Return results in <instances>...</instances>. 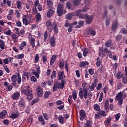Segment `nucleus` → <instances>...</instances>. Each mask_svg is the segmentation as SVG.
Masks as SVG:
<instances>
[{
	"label": "nucleus",
	"instance_id": "nucleus-34",
	"mask_svg": "<svg viewBox=\"0 0 127 127\" xmlns=\"http://www.w3.org/2000/svg\"><path fill=\"white\" fill-rule=\"evenodd\" d=\"M90 8V6L88 5L87 4H86V5L84 6V7L82 8L81 10H82V12H86V11L89 10V9Z\"/></svg>",
	"mask_w": 127,
	"mask_h": 127
},
{
	"label": "nucleus",
	"instance_id": "nucleus-38",
	"mask_svg": "<svg viewBox=\"0 0 127 127\" xmlns=\"http://www.w3.org/2000/svg\"><path fill=\"white\" fill-rule=\"evenodd\" d=\"M72 97L73 100H77V91L74 90L72 91Z\"/></svg>",
	"mask_w": 127,
	"mask_h": 127
},
{
	"label": "nucleus",
	"instance_id": "nucleus-20",
	"mask_svg": "<svg viewBox=\"0 0 127 127\" xmlns=\"http://www.w3.org/2000/svg\"><path fill=\"white\" fill-rule=\"evenodd\" d=\"M57 59V57L55 55H53L50 60V64L51 66H52L53 64H54V62L56 61V60Z\"/></svg>",
	"mask_w": 127,
	"mask_h": 127
},
{
	"label": "nucleus",
	"instance_id": "nucleus-39",
	"mask_svg": "<svg viewBox=\"0 0 127 127\" xmlns=\"http://www.w3.org/2000/svg\"><path fill=\"white\" fill-rule=\"evenodd\" d=\"M93 108L95 111H97L98 112L101 110V107H100V106L97 104L94 105Z\"/></svg>",
	"mask_w": 127,
	"mask_h": 127
},
{
	"label": "nucleus",
	"instance_id": "nucleus-60",
	"mask_svg": "<svg viewBox=\"0 0 127 127\" xmlns=\"http://www.w3.org/2000/svg\"><path fill=\"white\" fill-rule=\"evenodd\" d=\"M4 33L6 35H8L9 36H10V35H11V30H8L7 31L4 32Z\"/></svg>",
	"mask_w": 127,
	"mask_h": 127
},
{
	"label": "nucleus",
	"instance_id": "nucleus-22",
	"mask_svg": "<svg viewBox=\"0 0 127 127\" xmlns=\"http://www.w3.org/2000/svg\"><path fill=\"white\" fill-rule=\"evenodd\" d=\"M7 112L6 110H3L0 113V119H4L5 118Z\"/></svg>",
	"mask_w": 127,
	"mask_h": 127
},
{
	"label": "nucleus",
	"instance_id": "nucleus-17",
	"mask_svg": "<svg viewBox=\"0 0 127 127\" xmlns=\"http://www.w3.org/2000/svg\"><path fill=\"white\" fill-rule=\"evenodd\" d=\"M55 13V10L51 8L47 12V16L48 17H51V16H52V15H53Z\"/></svg>",
	"mask_w": 127,
	"mask_h": 127
},
{
	"label": "nucleus",
	"instance_id": "nucleus-48",
	"mask_svg": "<svg viewBox=\"0 0 127 127\" xmlns=\"http://www.w3.org/2000/svg\"><path fill=\"white\" fill-rule=\"evenodd\" d=\"M81 12H83V11L80 9L75 11L76 16L79 17V16L81 15Z\"/></svg>",
	"mask_w": 127,
	"mask_h": 127
},
{
	"label": "nucleus",
	"instance_id": "nucleus-1",
	"mask_svg": "<svg viewBox=\"0 0 127 127\" xmlns=\"http://www.w3.org/2000/svg\"><path fill=\"white\" fill-rule=\"evenodd\" d=\"M87 86L86 82H83L82 83V87H83V91H79V97L80 100H83V99H87L88 98V96L89 98H91L93 94L92 93H88V89L86 88V86Z\"/></svg>",
	"mask_w": 127,
	"mask_h": 127
},
{
	"label": "nucleus",
	"instance_id": "nucleus-41",
	"mask_svg": "<svg viewBox=\"0 0 127 127\" xmlns=\"http://www.w3.org/2000/svg\"><path fill=\"white\" fill-rule=\"evenodd\" d=\"M22 76L23 77H26L27 79H29V78H30L29 77V72H27L26 71H23Z\"/></svg>",
	"mask_w": 127,
	"mask_h": 127
},
{
	"label": "nucleus",
	"instance_id": "nucleus-24",
	"mask_svg": "<svg viewBox=\"0 0 127 127\" xmlns=\"http://www.w3.org/2000/svg\"><path fill=\"white\" fill-rule=\"evenodd\" d=\"M93 125V122L91 120H87L84 127H92Z\"/></svg>",
	"mask_w": 127,
	"mask_h": 127
},
{
	"label": "nucleus",
	"instance_id": "nucleus-64",
	"mask_svg": "<svg viewBox=\"0 0 127 127\" xmlns=\"http://www.w3.org/2000/svg\"><path fill=\"white\" fill-rule=\"evenodd\" d=\"M124 52H125V54L123 56V58H127V48L125 49Z\"/></svg>",
	"mask_w": 127,
	"mask_h": 127
},
{
	"label": "nucleus",
	"instance_id": "nucleus-26",
	"mask_svg": "<svg viewBox=\"0 0 127 127\" xmlns=\"http://www.w3.org/2000/svg\"><path fill=\"white\" fill-rule=\"evenodd\" d=\"M26 45H27V43H26V42L23 41L20 45V46L19 47V50H22V49H24V47H25Z\"/></svg>",
	"mask_w": 127,
	"mask_h": 127
},
{
	"label": "nucleus",
	"instance_id": "nucleus-13",
	"mask_svg": "<svg viewBox=\"0 0 127 127\" xmlns=\"http://www.w3.org/2000/svg\"><path fill=\"white\" fill-rule=\"evenodd\" d=\"M51 46L52 47H55L56 45V38L54 37V36H53L50 39Z\"/></svg>",
	"mask_w": 127,
	"mask_h": 127
},
{
	"label": "nucleus",
	"instance_id": "nucleus-11",
	"mask_svg": "<svg viewBox=\"0 0 127 127\" xmlns=\"http://www.w3.org/2000/svg\"><path fill=\"white\" fill-rule=\"evenodd\" d=\"M19 97H20V93L17 92L12 94L11 96V99H12V100H18V99H19Z\"/></svg>",
	"mask_w": 127,
	"mask_h": 127
},
{
	"label": "nucleus",
	"instance_id": "nucleus-58",
	"mask_svg": "<svg viewBox=\"0 0 127 127\" xmlns=\"http://www.w3.org/2000/svg\"><path fill=\"white\" fill-rule=\"evenodd\" d=\"M87 16V14H84L83 13L81 14L79 16V18H81L82 19H86V17Z\"/></svg>",
	"mask_w": 127,
	"mask_h": 127
},
{
	"label": "nucleus",
	"instance_id": "nucleus-62",
	"mask_svg": "<svg viewBox=\"0 0 127 127\" xmlns=\"http://www.w3.org/2000/svg\"><path fill=\"white\" fill-rule=\"evenodd\" d=\"M88 72H89L90 75H91V76H93V75H94V71L93 70V69L89 68L88 69Z\"/></svg>",
	"mask_w": 127,
	"mask_h": 127
},
{
	"label": "nucleus",
	"instance_id": "nucleus-45",
	"mask_svg": "<svg viewBox=\"0 0 127 127\" xmlns=\"http://www.w3.org/2000/svg\"><path fill=\"white\" fill-rule=\"evenodd\" d=\"M56 75H57V73L56 71L54 70L52 73L51 78L52 79H55L56 78Z\"/></svg>",
	"mask_w": 127,
	"mask_h": 127
},
{
	"label": "nucleus",
	"instance_id": "nucleus-2",
	"mask_svg": "<svg viewBox=\"0 0 127 127\" xmlns=\"http://www.w3.org/2000/svg\"><path fill=\"white\" fill-rule=\"evenodd\" d=\"M46 24L47 28L50 32H52L53 30H54L55 33H58L59 32L58 24L56 22L51 23V21L48 20L46 21Z\"/></svg>",
	"mask_w": 127,
	"mask_h": 127
},
{
	"label": "nucleus",
	"instance_id": "nucleus-49",
	"mask_svg": "<svg viewBox=\"0 0 127 127\" xmlns=\"http://www.w3.org/2000/svg\"><path fill=\"white\" fill-rule=\"evenodd\" d=\"M115 116L116 121H119L121 118V113L117 114Z\"/></svg>",
	"mask_w": 127,
	"mask_h": 127
},
{
	"label": "nucleus",
	"instance_id": "nucleus-25",
	"mask_svg": "<svg viewBox=\"0 0 127 127\" xmlns=\"http://www.w3.org/2000/svg\"><path fill=\"white\" fill-rule=\"evenodd\" d=\"M75 15L74 13H69L66 14V18L67 19H68L69 20H72V17L74 16Z\"/></svg>",
	"mask_w": 127,
	"mask_h": 127
},
{
	"label": "nucleus",
	"instance_id": "nucleus-8",
	"mask_svg": "<svg viewBox=\"0 0 127 127\" xmlns=\"http://www.w3.org/2000/svg\"><path fill=\"white\" fill-rule=\"evenodd\" d=\"M85 22L87 24H91V22L94 20V15H88L87 14L86 17L85 18Z\"/></svg>",
	"mask_w": 127,
	"mask_h": 127
},
{
	"label": "nucleus",
	"instance_id": "nucleus-28",
	"mask_svg": "<svg viewBox=\"0 0 127 127\" xmlns=\"http://www.w3.org/2000/svg\"><path fill=\"white\" fill-rule=\"evenodd\" d=\"M30 44L32 48L35 47V38L32 37L30 40Z\"/></svg>",
	"mask_w": 127,
	"mask_h": 127
},
{
	"label": "nucleus",
	"instance_id": "nucleus-29",
	"mask_svg": "<svg viewBox=\"0 0 127 127\" xmlns=\"http://www.w3.org/2000/svg\"><path fill=\"white\" fill-rule=\"evenodd\" d=\"M50 95H51V91H46L44 93V97L45 99H48V98H49V96H50Z\"/></svg>",
	"mask_w": 127,
	"mask_h": 127
},
{
	"label": "nucleus",
	"instance_id": "nucleus-18",
	"mask_svg": "<svg viewBox=\"0 0 127 127\" xmlns=\"http://www.w3.org/2000/svg\"><path fill=\"white\" fill-rule=\"evenodd\" d=\"M18 117H19V112L18 111H17L16 114L12 113L10 115L9 118L13 120L14 119H16L17 118H18Z\"/></svg>",
	"mask_w": 127,
	"mask_h": 127
},
{
	"label": "nucleus",
	"instance_id": "nucleus-27",
	"mask_svg": "<svg viewBox=\"0 0 127 127\" xmlns=\"http://www.w3.org/2000/svg\"><path fill=\"white\" fill-rule=\"evenodd\" d=\"M82 2V0H74L72 3L74 6H78Z\"/></svg>",
	"mask_w": 127,
	"mask_h": 127
},
{
	"label": "nucleus",
	"instance_id": "nucleus-5",
	"mask_svg": "<svg viewBox=\"0 0 127 127\" xmlns=\"http://www.w3.org/2000/svg\"><path fill=\"white\" fill-rule=\"evenodd\" d=\"M124 93L122 92H119L116 95V100H118L119 106H122L124 104Z\"/></svg>",
	"mask_w": 127,
	"mask_h": 127
},
{
	"label": "nucleus",
	"instance_id": "nucleus-23",
	"mask_svg": "<svg viewBox=\"0 0 127 127\" xmlns=\"http://www.w3.org/2000/svg\"><path fill=\"white\" fill-rule=\"evenodd\" d=\"M112 43H113V41H112V40H109L105 43V47L108 49L109 47H111V46H112Z\"/></svg>",
	"mask_w": 127,
	"mask_h": 127
},
{
	"label": "nucleus",
	"instance_id": "nucleus-10",
	"mask_svg": "<svg viewBox=\"0 0 127 127\" xmlns=\"http://www.w3.org/2000/svg\"><path fill=\"white\" fill-rule=\"evenodd\" d=\"M79 116L80 121H83L84 119H86L87 118V114H86V111H85L83 109L79 111Z\"/></svg>",
	"mask_w": 127,
	"mask_h": 127
},
{
	"label": "nucleus",
	"instance_id": "nucleus-30",
	"mask_svg": "<svg viewBox=\"0 0 127 127\" xmlns=\"http://www.w3.org/2000/svg\"><path fill=\"white\" fill-rule=\"evenodd\" d=\"M35 18L36 22H39V21L41 19V14H40V13H38L36 15Z\"/></svg>",
	"mask_w": 127,
	"mask_h": 127
},
{
	"label": "nucleus",
	"instance_id": "nucleus-52",
	"mask_svg": "<svg viewBox=\"0 0 127 127\" xmlns=\"http://www.w3.org/2000/svg\"><path fill=\"white\" fill-rule=\"evenodd\" d=\"M32 11H33V14H37V12H38V11H37V9L36 8V7H33V9H32Z\"/></svg>",
	"mask_w": 127,
	"mask_h": 127
},
{
	"label": "nucleus",
	"instance_id": "nucleus-15",
	"mask_svg": "<svg viewBox=\"0 0 127 127\" xmlns=\"http://www.w3.org/2000/svg\"><path fill=\"white\" fill-rule=\"evenodd\" d=\"M105 51L104 50V49L103 48H100L99 50V54L100 57L101 58H104L105 56H106V55L105 54Z\"/></svg>",
	"mask_w": 127,
	"mask_h": 127
},
{
	"label": "nucleus",
	"instance_id": "nucleus-31",
	"mask_svg": "<svg viewBox=\"0 0 127 127\" xmlns=\"http://www.w3.org/2000/svg\"><path fill=\"white\" fill-rule=\"evenodd\" d=\"M96 66L97 67H100V66H101V64H102V60H101V59L100 58V57H98L96 59Z\"/></svg>",
	"mask_w": 127,
	"mask_h": 127
},
{
	"label": "nucleus",
	"instance_id": "nucleus-59",
	"mask_svg": "<svg viewBox=\"0 0 127 127\" xmlns=\"http://www.w3.org/2000/svg\"><path fill=\"white\" fill-rule=\"evenodd\" d=\"M16 57L17 59H22V58H24V54L18 55Z\"/></svg>",
	"mask_w": 127,
	"mask_h": 127
},
{
	"label": "nucleus",
	"instance_id": "nucleus-14",
	"mask_svg": "<svg viewBox=\"0 0 127 127\" xmlns=\"http://www.w3.org/2000/svg\"><path fill=\"white\" fill-rule=\"evenodd\" d=\"M87 65H89V63L87 61L80 62L79 64L80 68H85Z\"/></svg>",
	"mask_w": 127,
	"mask_h": 127
},
{
	"label": "nucleus",
	"instance_id": "nucleus-32",
	"mask_svg": "<svg viewBox=\"0 0 127 127\" xmlns=\"http://www.w3.org/2000/svg\"><path fill=\"white\" fill-rule=\"evenodd\" d=\"M5 46V43L4 41L2 40H0V48L3 50L4 49V46Z\"/></svg>",
	"mask_w": 127,
	"mask_h": 127
},
{
	"label": "nucleus",
	"instance_id": "nucleus-33",
	"mask_svg": "<svg viewBox=\"0 0 127 127\" xmlns=\"http://www.w3.org/2000/svg\"><path fill=\"white\" fill-rule=\"evenodd\" d=\"M60 124L61 125H64V117L62 115L60 116L58 118Z\"/></svg>",
	"mask_w": 127,
	"mask_h": 127
},
{
	"label": "nucleus",
	"instance_id": "nucleus-43",
	"mask_svg": "<svg viewBox=\"0 0 127 127\" xmlns=\"http://www.w3.org/2000/svg\"><path fill=\"white\" fill-rule=\"evenodd\" d=\"M42 59L43 64H46V63H47V57L46 56L43 55Z\"/></svg>",
	"mask_w": 127,
	"mask_h": 127
},
{
	"label": "nucleus",
	"instance_id": "nucleus-63",
	"mask_svg": "<svg viewBox=\"0 0 127 127\" xmlns=\"http://www.w3.org/2000/svg\"><path fill=\"white\" fill-rule=\"evenodd\" d=\"M95 87H96V83H95L94 82H92L91 84V87H90L91 91H94Z\"/></svg>",
	"mask_w": 127,
	"mask_h": 127
},
{
	"label": "nucleus",
	"instance_id": "nucleus-3",
	"mask_svg": "<svg viewBox=\"0 0 127 127\" xmlns=\"http://www.w3.org/2000/svg\"><path fill=\"white\" fill-rule=\"evenodd\" d=\"M29 85L25 86L22 90L21 91V95H25L27 96V99L28 101L31 100L32 99H33V94H32V90L30 89Z\"/></svg>",
	"mask_w": 127,
	"mask_h": 127
},
{
	"label": "nucleus",
	"instance_id": "nucleus-50",
	"mask_svg": "<svg viewBox=\"0 0 127 127\" xmlns=\"http://www.w3.org/2000/svg\"><path fill=\"white\" fill-rule=\"evenodd\" d=\"M102 83L99 82L97 85V86L96 87V89L97 90V91H100V90H101V89H102Z\"/></svg>",
	"mask_w": 127,
	"mask_h": 127
},
{
	"label": "nucleus",
	"instance_id": "nucleus-37",
	"mask_svg": "<svg viewBox=\"0 0 127 127\" xmlns=\"http://www.w3.org/2000/svg\"><path fill=\"white\" fill-rule=\"evenodd\" d=\"M66 6L68 9H71V10L74 9V7L72 6V3H71V2H66Z\"/></svg>",
	"mask_w": 127,
	"mask_h": 127
},
{
	"label": "nucleus",
	"instance_id": "nucleus-36",
	"mask_svg": "<svg viewBox=\"0 0 127 127\" xmlns=\"http://www.w3.org/2000/svg\"><path fill=\"white\" fill-rule=\"evenodd\" d=\"M22 22L23 24H24L25 26H27L29 24L28 21L27 20V18L26 17H24L22 18Z\"/></svg>",
	"mask_w": 127,
	"mask_h": 127
},
{
	"label": "nucleus",
	"instance_id": "nucleus-47",
	"mask_svg": "<svg viewBox=\"0 0 127 127\" xmlns=\"http://www.w3.org/2000/svg\"><path fill=\"white\" fill-rule=\"evenodd\" d=\"M59 67L60 69H63V67H64V62H60L59 64Z\"/></svg>",
	"mask_w": 127,
	"mask_h": 127
},
{
	"label": "nucleus",
	"instance_id": "nucleus-55",
	"mask_svg": "<svg viewBox=\"0 0 127 127\" xmlns=\"http://www.w3.org/2000/svg\"><path fill=\"white\" fill-rule=\"evenodd\" d=\"M104 12L103 14L104 17H108V10H107V8L106 7H104Z\"/></svg>",
	"mask_w": 127,
	"mask_h": 127
},
{
	"label": "nucleus",
	"instance_id": "nucleus-54",
	"mask_svg": "<svg viewBox=\"0 0 127 127\" xmlns=\"http://www.w3.org/2000/svg\"><path fill=\"white\" fill-rule=\"evenodd\" d=\"M83 54L84 57H86V56H87V54H88V49L85 48L84 49Z\"/></svg>",
	"mask_w": 127,
	"mask_h": 127
},
{
	"label": "nucleus",
	"instance_id": "nucleus-56",
	"mask_svg": "<svg viewBox=\"0 0 127 127\" xmlns=\"http://www.w3.org/2000/svg\"><path fill=\"white\" fill-rule=\"evenodd\" d=\"M39 60V55L36 54L35 57V63H37Z\"/></svg>",
	"mask_w": 127,
	"mask_h": 127
},
{
	"label": "nucleus",
	"instance_id": "nucleus-35",
	"mask_svg": "<svg viewBox=\"0 0 127 127\" xmlns=\"http://www.w3.org/2000/svg\"><path fill=\"white\" fill-rule=\"evenodd\" d=\"M99 114L101 116V117H107V112L105 111L101 110L99 111Z\"/></svg>",
	"mask_w": 127,
	"mask_h": 127
},
{
	"label": "nucleus",
	"instance_id": "nucleus-46",
	"mask_svg": "<svg viewBox=\"0 0 127 127\" xmlns=\"http://www.w3.org/2000/svg\"><path fill=\"white\" fill-rule=\"evenodd\" d=\"M122 38H123V37L121 35H117V36L115 37L116 41H120Z\"/></svg>",
	"mask_w": 127,
	"mask_h": 127
},
{
	"label": "nucleus",
	"instance_id": "nucleus-61",
	"mask_svg": "<svg viewBox=\"0 0 127 127\" xmlns=\"http://www.w3.org/2000/svg\"><path fill=\"white\" fill-rule=\"evenodd\" d=\"M14 30L15 32H16V34H17V35L19 36H20V32L19 31V29L18 28H14Z\"/></svg>",
	"mask_w": 127,
	"mask_h": 127
},
{
	"label": "nucleus",
	"instance_id": "nucleus-4",
	"mask_svg": "<svg viewBox=\"0 0 127 127\" xmlns=\"http://www.w3.org/2000/svg\"><path fill=\"white\" fill-rule=\"evenodd\" d=\"M65 84H66V81L64 80H57L54 84L53 91L56 92L59 90H63L64 87H65Z\"/></svg>",
	"mask_w": 127,
	"mask_h": 127
},
{
	"label": "nucleus",
	"instance_id": "nucleus-21",
	"mask_svg": "<svg viewBox=\"0 0 127 127\" xmlns=\"http://www.w3.org/2000/svg\"><path fill=\"white\" fill-rule=\"evenodd\" d=\"M118 21L116 20L112 24V29L113 31H116L118 28Z\"/></svg>",
	"mask_w": 127,
	"mask_h": 127
},
{
	"label": "nucleus",
	"instance_id": "nucleus-12",
	"mask_svg": "<svg viewBox=\"0 0 127 127\" xmlns=\"http://www.w3.org/2000/svg\"><path fill=\"white\" fill-rule=\"evenodd\" d=\"M35 6L36 7L37 6V8L39 11H42V6H41V4L39 3V0H37L35 2Z\"/></svg>",
	"mask_w": 127,
	"mask_h": 127
},
{
	"label": "nucleus",
	"instance_id": "nucleus-51",
	"mask_svg": "<svg viewBox=\"0 0 127 127\" xmlns=\"http://www.w3.org/2000/svg\"><path fill=\"white\" fill-rule=\"evenodd\" d=\"M11 80H12V82H16V81L17 80V78L16 77V75L13 74L11 76Z\"/></svg>",
	"mask_w": 127,
	"mask_h": 127
},
{
	"label": "nucleus",
	"instance_id": "nucleus-19",
	"mask_svg": "<svg viewBox=\"0 0 127 127\" xmlns=\"http://www.w3.org/2000/svg\"><path fill=\"white\" fill-rule=\"evenodd\" d=\"M104 52L105 53L108 54H109V58H112L113 57V55L112 54V52L108 48L105 47L104 49Z\"/></svg>",
	"mask_w": 127,
	"mask_h": 127
},
{
	"label": "nucleus",
	"instance_id": "nucleus-44",
	"mask_svg": "<svg viewBox=\"0 0 127 127\" xmlns=\"http://www.w3.org/2000/svg\"><path fill=\"white\" fill-rule=\"evenodd\" d=\"M44 37V42H46V40H47V38L48 37V32L47 31H45Z\"/></svg>",
	"mask_w": 127,
	"mask_h": 127
},
{
	"label": "nucleus",
	"instance_id": "nucleus-42",
	"mask_svg": "<svg viewBox=\"0 0 127 127\" xmlns=\"http://www.w3.org/2000/svg\"><path fill=\"white\" fill-rule=\"evenodd\" d=\"M16 3L17 8L19 9H21V1L18 0L16 1Z\"/></svg>",
	"mask_w": 127,
	"mask_h": 127
},
{
	"label": "nucleus",
	"instance_id": "nucleus-16",
	"mask_svg": "<svg viewBox=\"0 0 127 127\" xmlns=\"http://www.w3.org/2000/svg\"><path fill=\"white\" fill-rule=\"evenodd\" d=\"M19 106L20 107H22L23 108H25V101L23 98H20L19 101Z\"/></svg>",
	"mask_w": 127,
	"mask_h": 127
},
{
	"label": "nucleus",
	"instance_id": "nucleus-53",
	"mask_svg": "<svg viewBox=\"0 0 127 127\" xmlns=\"http://www.w3.org/2000/svg\"><path fill=\"white\" fill-rule=\"evenodd\" d=\"M26 18H27V20L28 21L29 24H30V22H32L33 20L32 19V17H30V16H26Z\"/></svg>",
	"mask_w": 127,
	"mask_h": 127
},
{
	"label": "nucleus",
	"instance_id": "nucleus-7",
	"mask_svg": "<svg viewBox=\"0 0 127 127\" xmlns=\"http://www.w3.org/2000/svg\"><path fill=\"white\" fill-rule=\"evenodd\" d=\"M64 10V6H63V5L61 4L58 5L57 11L58 16H62Z\"/></svg>",
	"mask_w": 127,
	"mask_h": 127
},
{
	"label": "nucleus",
	"instance_id": "nucleus-57",
	"mask_svg": "<svg viewBox=\"0 0 127 127\" xmlns=\"http://www.w3.org/2000/svg\"><path fill=\"white\" fill-rule=\"evenodd\" d=\"M122 82L123 84H127V77H125V76H123L122 77Z\"/></svg>",
	"mask_w": 127,
	"mask_h": 127
},
{
	"label": "nucleus",
	"instance_id": "nucleus-9",
	"mask_svg": "<svg viewBox=\"0 0 127 127\" xmlns=\"http://www.w3.org/2000/svg\"><path fill=\"white\" fill-rule=\"evenodd\" d=\"M36 93L38 97L41 98L43 96V89L41 86H38L36 88Z\"/></svg>",
	"mask_w": 127,
	"mask_h": 127
},
{
	"label": "nucleus",
	"instance_id": "nucleus-6",
	"mask_svg": "<svg viewBox=\"0 0 127 127\" xmlns=\"http://www.w3.org/2000/svg\"><path fill=\"white\" fill-rule=\"evenodd\" d=\"M57 74L58 77V81H62L63 80L64 81H66V78H66V75H65V74H64V71L58 70Z\"/></svg>",
	"mask_w": 127,
	"mask_h": 127
},
{
	"label": "nucleus",
	"instance_id": "nucleus-40",
	"mask_svg": "<svg viewBox=\"0 0 127 127\" xmlns=\"http://www.w3.org/2000/svg\"><path fill=\"white\" fill-rule=\"evenodd\" d=\"M47 3L49 7H52L53 6V2L52 0H47Z\"/></svg>",
	"mask_w": 127,
	"mask_h": 127
}]
</instances>
